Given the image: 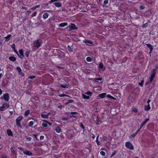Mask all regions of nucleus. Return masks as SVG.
Segmentation results:
<instances>
[{
    "label": "nucleus",
    "instance_id": "nucleus-18",
    "mask_svg": "<svg viewBox=\"0 0 158 158\" xmlns=\"http://www.w3.org/2000/svg\"><path fill=\"white\" fill-rule=\"evenodd\" d=\"M54 4L56 7H61L62 6V4L60 2H55Z\"/></svg>",
    "mask_w": 158,
    "mask_h": 158
},
{
    "label": "nucleus",
    "instance_id": "nucleus-40",
    "mask_svg": "<svg viewBox=\"0 0 158 158\" xmlns=\"http://www.w3.org/2000/svg\"><path fill=\"white\" fill-rule=\"evenodd\" d=\"M10 150L13 154H16L15 151L14 150L13 148L12 147H11L10 148Z\"/></svg>",
    "mask_w": 158,
    "mask_h": 158
},
{
    "label": "nucleus",
    "instance_id": "nucleus-44",
    "mask_svg": "<svg viewBox=\"0 0 158 158\" xmlns=\"http://www.w3.org/2000/svg\"><path fill=\"white\" fill-rule=\"evenodd\" d=\"M148 23H145V24H144L142 25V27L143 28H146L148 26Z\"/></svg>",
    "mask_w": 158,
    "mask_h": 158
},
{
    "label": "nucleus",
    "instance_id": "nucleus-27",
    "mask_svg": "<svg viewBox=\"0 0 158 158\" xmlns=\"http://www.w3.org/2000/svg\"><path fill=\"white\" fill-rule=\"evenodd\" d=\"M19 52L20 53L21 56L22 57H24V54H23V50H22V49H20V50H19Z\"/></svg>",
    "mask_w": 158,
    "mask_h": 158
},
{
    "label": "nucleus",
    "instance_id": "nucleus-51",
    "mask_svg": "<svg viewBox=\"0 0 158 158\" xmlns=\"http://www.w3.org/2000/svg\"><path fill=\"white\" fill-rule=\"evenodd\" d=\"M32 135L34 136V137H35V139L36 140H39V139L37 138V135H38L37 134H33Z\"/></svg>",
    "mask_w": 158,
    "mask_h": 158
},
{
    "label": "nucleus",
    "instance_id": "nucleus-21",
    "mask_svg": "<svg viewBox=\"0 0 158 158\" xmlns=\"http://www.w3.org/2000/svg\"><path fill=\"white\" fill-rule=\"evenodd\" d=\"M9 59L13 62H14L16 60V58L15 57L13 56H10L9 57Z\"/></svg>",
    "mask_w": 158,
    "mask_h": 158
},
{
    "label": "nucleus",
    "instance_id": "nucleus-59",
    "mask_svg": "<svg viewBox=\"0 0 158 158\" xmlns=\"http://www.w3.org/2000/svg\"><path fill=\"white\" fill-rule=\"evenodd\" d=\"M12 48L13 49V50L15 48V44H13L11 46Z\"/></svg>",
    "mask_w": 158,
    "mask_h": 158
},
{
    "label": "nucleus",
    "instance_id": "nucleus-3",
    "mask_svg": "<svg viewBox=\"0 0 158 158\" xmlns=\"http://www.w3.org/2000/svg\"><path fill=\"white\" fill-rule=\"evenodd\" d=\"M42 43V41L41 39H38L34 42V45L35 47L39 48L41 46Z\"/></svg>",
    "mask_w": 158,
    "mask_h": 158
},
{
    "label": "nucleus",
    "instance_id": "nucleus-36",
    "mask_svg": "<svg viewBox=\"0 0 158 158\" xmlns=\"http://www.w3.org/2000/svg\"><path fill=\"white\" fill-rule=\"evenodd\" d=\"M31 51H27L25 53V54L27 56V57H28L29 56V55L30 54V53H31Z\"/></svg>",
    "mask_w": 158,
    "mask_h": 158
},
{
    "label": "nucleus",
    "instance_id": "nucleus-50",
    "mask_svg": "<svg viewBox=\"0 0 158 158\" xmlns=\"http://www.w3.org/2000/svg\"><path fill=\"white\" fill-rule=\"evenodd\" d=\"M35 77L34 76H29L28 77V78L29 79H32Z\"/></svg>",
    "mask_w": 158,
    "mask_h": 158
},
{
    "label": "nucleus",
    "instance_id": "nucleus-52",
    "mask_svg": "<svg viewBox=\"0 0 158 158\" xmlns=\"http://www.w3.org/2000/svg\"><path fill=\"white\" fill-rule=\"evenodd\" d=\"M145 6L143 5H141L139 6V8L140 10H143L145 8Z\"/></svg>",
    "mask_w": 158,
    "mask_h": 158
},
{
    "label": "nucleus",
    "instance_id": "nucleus-53",
    "mask_svg": "<svg viewBox=\"0 0 158 158\" xmlns=\"http://www.w3.org/2000/svg\"><path fill=\"white\" fill-rule=\"evenodd\" d=\"M68 103H72L74 101L73 100H72V99H69L68 101Z\"/></svg>",
    "mask_w": 158,
    "mask_h": 158
},
{
    "label": "nucleus",
    "instance_id": "nucleus-63",
    "mask_svg": "<svg viewBox=\"0 0 158 158\" xmlns=\"http://www.w3.org/2000/svg\"><path fill=\"white\" fill-rule=\"evenodd\" d=\"M44 138V136H43V135H41V136H40V140H42Z\"/></svg>",
    "mask_w": 158,
    "mask_h": 158
},
{
    "label": "nucleus",
    "instance_id": "nucleus-48",
    "mask_svg": "<svg viewBox=\"0 0 158 158\" xmlns=\"http://www.w3.org/2000/svg\"><path fill=\"white\" fill-rule=\"evenodd\" d=\"M100 154L102 156H105L106 155L105 152L103 151H101L100 152Z\"/></svg>",
    "mask_w": 158,
    "mask_h": 158
},
{
    "label": "nucleus",
    "instance_id": "nucleus-1",
    "mask_svg": "<svg viewBox=\"0 0 158 158\" xmlns=\"http://www.w3.org/2000/svg\"><path fill=\"white\" fill-rule=\"evenodd\" d=\"M23 118L22 116H20L17 117L16 120V122L17 126L20 127V128H22V126L21 125L20 122Z\"/></svg>",
    "mask_w": 158,
    "mask_h": 158
},
{
    "label": "nucleus",
    "instance_id": "nucleus-35",
    "mask_svg": "<svg viewBox=\"0 0 158 158\" xmlns=\"http://www.w3.org/2000/svg\"><path fill=\"white\" fill-rule=\"evenodd\" d=\"M34 124V122L33 121H31L28 123V126L29 127H32Z\"/></svg>",
    "mask_w": 158,
    "mask_h": 158
},
{
    "label": "nucleus",
    "instance_id": "nucleus-64",
    "mask_svg": "<svg viewBox=\"0 0 158 158\" xmlns=\"http://www.w3.org/2000/svg\"><path fill=\"white\" fill-rule=\"evenodd\" d=\"M36 9V8H35V7H33L32 8H31V9H30V10H35Z\"/></svg>",
    "mask_w": 158,
    "mask_h": 158
},
{
    "label": "nucleus",
    "instance_id": "nucleus-16",
    "mask_svg": "<svg viewBox=\"0 0 158 158\" xmlns=\"http://www.w3.org/2000/svg\"><path fill=\"white\" fill-rule=\"evenodd\" d=\"M50 114V113H48L46 114H41V115L42 118H48V116Z\"/></svg>",
    "mask_w": 158,
    "mask_h": 158
},
{
    "label": "nucleus",
    "instance_id": "nucleus-43",
    "mask_svg": "<svg viewBox=\"0 0 158 158\" xmlns=\"http://www.w3.org/2000/svg\"><path fill=\"white\" fill-rule=\"evenodd\" d=\"M98 136H99L98 135V136L97 137L96 141V142L97 143V144L98 145H100V142L98 140Z\"/></svg>",
    "mask_w": 158,
    "mask_h": 158
},
{
    "label": "nucleus",
    "instance_id": "nucleus-11",
    "mask_svg": "<svg viewBox=\"0 0 158 158\" xmlns=\"http://www.w3.org/2000/svg\"><path fill=\"white\" fill-rule=\"evenodd\" d=\"M149 119V118H145L144 120L143 121L140 125V129H141L143 125L146 123L148 121Z\"/></svg>",
    "mask_w": 158,
    "mask_h": 158
},
{
    "label": "nucleus",
    "instance_id": "nucleus-60",
    "mask_svg": "<svg viewBox=\"0 0 158 158\" xmlns=\"http://www.w3.org/2000/svg\"><path fill=\"white\" fill-rule=\"evenodd\" d=\"M95 80H98L101 81L102 80V78L101 77L99 78H96L95 79Z\"/></svg>",
    "mask_w": 158,
    "mask_h": 158
},
{
    "label": "nucleus",
    "instance_id": "nucleus-4",
    "mask_svg": "<svg viewBox=\"0 0 158 158\" xmlns=\"http://www.w3.org/2000/svg\"><path fill=\"white\" fill-rule=\"evenodd\" d=\"M125 146L127 148L131 150H133L134 147L130 142H127L126 143Z\"/></svg>",
    "mask_w": 158,
    "mask_h": 158
},
{
    "label": "nucleus",
    "instance_id": "nucleus-61",
    "mask_svg": "<svg viewBox=\"0 0 158 158\" xmlns=\"http://www.w3.org/2000/svg\"><path fill=\"white\" fill-rule=\"evenodd\" d=\"M18 148L19 149L20 151H23V152H24V149L22 148H20V147H19Z\"/></svg>",
    "mask_w": 158,
    "mask_h": 158
},
{
    "label": "nucleus",
    "instance_id": "nucleus-56",
    "mask_svg": "<svg viewBox=\"0 0 158 158\" xmlns=\"http://www.w3.org/2000/svg\"><path fill=\"white\" fill-rule=\"evenodd\" d=\"M64 107V106L62 105H59L57 106V107L59 108H60V110H61L62 108Z\"/></svg>",
    "mask_w": 158,
    "mask_h": 158
},
{
    "label": "nucleus",
    "instance_id": "nucleus-17",
    "mask_svg": "<svg viewBox=\"0 0 158 158\" xmlns=\"http://www.w3.org/2000/svg\"><path fill=\"white\" fill-rule=\"evenodd\" d=\"M42 121L44 122L42 124V126L44 127H47L48 126V122L45 120H43Z\"/></svg>",
    "mask_w": 158,
    "mask_h": 158
},
{
    "label": "nucleus",
    "instance_id": "nucleus-14",
    "mask_svg": "<svg viewBox=\"0 0 158 158\" xmlns=\"http://www.w3.org/2000/svg\"><path fill=\"white\" fill-rule=\"evenodd\" d=\"M106 93H102L101 94H99L98 95V97L100 98H103L106 97Z\"/></svg>",
    "mask_w": 158,
    "mask_h": 158
},
{
    "label": "nucleus",
    "instance_id": "nucleus-31",
    "mask_svg": "<svg viewBox=\"0 0 158 158\" xmlns=\"http://www.w3.org/2000/svg\"><path fill=\"white\" fill-rule=\"evenodd\" d=\"M55 131L57 133H59L61 131L60 128L59 127H58L56 128Z\"/></svg>",
    "mask_w": 158,
    "mask_h": 158
},
{
    "label": "nucleus",
    "instance_id": "nucleus-7",
    "mask_svg": "<svg viewBox=\"0 0 158 158\" xmlns=\"http://www.w3.org/2000/svg\"><path fill=\"white\" fill-rule=\"evenodd\" d=\"M58 53H59L58 56V57L59 58L61 59L64 58L65 57V54L63 52L60 50V52H58Z\"/></svg>",
    "mask_w": 158,
    "mask_h": 158
},
{
    "label": "nucleus",
    "instance_id": "nucleus-20",
    "mask_svg": "<svg viewBox=\"0 0 158 158\" xmlns=\"http://www.w3.org/2000/svg\"><path fill=\"white\" fill-rule=\"evenodd\" d=\"M151 109V107L149 104H148L147 105H145L144 106V110L146 111H148Z\"/></svg>",
    "mask_w": 158,
    "mask_h": 158
},
{
    "label": "nucleus",
    "instance_id": "nucleus-42",
    "mask_svg": "<svg viewBox=\"0 0 158 158\" xmlns=\"http://www.w3.org/2000/svg\"><path fill=\"white\" fill-rule=\"evenodd\" d=\"M117 151L116 150H115L114 152L110 156V158H111L112 156H114L117 153Z\"/></svg>",
    "mask_w": 158,
    "mask_h": 158
},
{
    "label": "nucleus",
    "instance_id": "nucleus-49",
    "mask_svg": "<svg viewBox=\"0 0 158 158\" xmlns=\"http://www.w3.org/2000/svg\"><path fill=\"white\" fill-rule=\"evenodd\" d=\"M80 127L83 129H85V127L84 125H83V124L82 123H80L79 124Z\"/></svg>",
    "mask_w": 158,
    "mask_h": 158
},
{
    "label": "nucleus",
    "instance_id": "nucleus-58",
    "mask_svg": "<svg viewBox=\"0 0 158 158\" xmlns=\"http://www.w3.org/2000/svg\"><path fill=\"white\" fill-rule=\"evenodd\" d=\"M37 13L36 12H34L33 13H32L31 15L32 17H34L37 14Z\"/></svg>",
    "mask_w": 158,
    "mask_h": 158
},
{
    "label": "nucleus",
    "instance_id": "nucleus-39",
    "mask_svg": "<svg viewBox=\"0 0 158 158\" xmlns=\"http://www.w3.org/2000/svg\"><path fill=\"white\" fill-rule=\"evenodd\" d=\"M86 60L88 62H91L92 60L91 58L89 57H88L86 59Z\"/></svg>",
    "mask_w": 158,
    "mask_h": 158
},
{
    "label": "nucleus",
    "instance_id": "nucleus-24",
    "mask_svg": "<svg viewBox=\"0 0 158 158\" xmlns=\"http://www.w3.org/2000/svg\"><path fill=\"white\" fill-rule=\"evenodd\" d=\"M68 25V23H62L60 24L59 25V26L61 27H63L66 26Z\"/></svg>",
    "mask_w": 158,
    "mask_h": 158
},
{
    "label": "nucleus",
    "instance_id": "nucleus-47",
    "mask_svg": "<svg viewBox=\"0 0 158 158\" xmlns=\"http://www.w3.org/2000/svg\"><path fill=\"white\" fill-rule=\"evenodd\" d=\"M137 134L136 132L132 134L131 135H130V138H131V137L134 138L135 135Z\"/></svg>",
    "mask_w": 158,
    "mask_h": 158
},
{
    "label": "nucleus",
    "instance_id": "nucleus-62",
    "mask_svg": "<svg viewBox=\"0 0 158 158\" xmlns=\"http://www.w3.org/2000/svg\"><path fill=\"white\" fill-rule=\"evenodd\" d=\"M26 139H27V140L29 141H31V137H27V138Z\"/></svg>",
    "mask_w": 158,
    "mask_h": 158
},
{
    "label": "nucleus",
    "instance_id": "nucleus-54",
    "mask_svg": "<svg viewBox=\"0 0 158 158\" xmlns=\"http://www.w3.org/2000/svg\"><path fill=\"white\" fill-rule=\"evenodd\" d=\"M59 0H51L49 2V3L50 4L51 3H52L54 2H56L58 1Z\"/></svg>",
    "mask_w": 158,
    "mask_h": 158
},
{
    "label": "nucleus",
    "instance_id": "nucleus-25",
    "mask_svg": "<svg viewBox=\"0 0 158 158\" xmlns=\"http://www.w3.org/2000/svg\"><path fill=\"white\" fill-rule=\"evenodd\" d=\"M106 96L107 97V98H110L111 100V99H113L114 100H116V98H115L112 97L110 94H107L106 95Z\"/></svg>",
    "mask_w": 158,
    "mask_h": 158
},
{
    "label": "nucleus",
    "instance_id": "nucleus-22",
    "mask_svg": "<svg viewBox=\"0 0 158 158\" xmlns=\"http://www.w3.org/2000/svg\"><path fill=\"white\" fill-rule=\"evenodd\" d=\"M82 95L83 99H89V98L90 96L86 95L85 94H82Z\"/></svg>",
    "mask_w": 158,
    "mask_h": 158
},
{
    "label": "nucleus",
    "instance_id": "nucleus-15",
    "mask_svg": "<svg viewBox=\"0 0 158 158\" xmlns=\"http://www.w3.org/2000/svg\"><path fill=\"white\" fill-rule=\"evenodd\" d=\"M146 45H147V47L150 49V52H151L153 50V48L152 45L150 44H146Z\"/></svg>",
    "mask_w": 158,
    "mask_h": 158
},
{
    "label": "nucleus",
    "instance_id": "nucleus-57",
    "mask_svg": "<svg viewBox=\"0 0 158 158\" xmlns=\"http://www.w3.org/2000/svg\"><path fill=\"white\" fill-rule=\"evenodd\" d=\"M132 111L136 113L138 112V110L135 108H134L133 109Z\"/></svg>",
    "mask_w": 158,
    "mask_h": 158
},
{
    "label": "nucleus",
    "instance_id": "nucleus-5",
    "mask_svg": "<svg viewBox=\"0 0 158 158\" xmlns=\"http://www.w3.org/2000/svg\"><path fill=\"white\" fill-rule=\"evenodd\" d=\"M68 27L69 28V31L73 30H77L78 29V28L76 27L75 24L72 23H71V25L69 26Z\"/></svg>",
    "mask_w": 158,
    "mask_h": 158
},
{
    "label": "nucleus",
    "instance_id": "nucleus-29",
    "mask_svg": "<svg viewBox=\"0 0 158 158\" xmlns=\"http://www.w3.org/2000/svg\"><path fill=\"white\" fill-rule=\"evenodd\" d=\"M3 106H4L6 109L8 108L10 106V105L9 104L6 103H4L3 104Z\"/></svg>",
    "mask_w": 158,
    "mask_h": 158
},
{
    "label": "nucleus",
    "instance_id": "nucleus-23",
    "mask_svg": "<svg viewBox=\"0 0 158 158\" xmlns=\"http://www.w3.org/2000/svg\"><path fill=\"white\" fill-rule=\"evenodd\" d=\"M7 133L9 136H12L13 135V133L10 129H8L7 130Z\"/></svg>",
    "mask_w": 158,
    "mask_h": 158
},
{
    "label": "nucleus",
    "instance_id": "nucleus-34",
    "mask_svg": "<svg viewBox=\"0 0 158 158\" xmlns=\"http://www.w3.org/2000/svg\"><path fill=\"white\" fill-rule=\"evenodd\" d=\"M30 110H26L25 112L24 115L25 116H27L29 114Z\"/></svg>",
    "mask_w": 158,
    "mask_h": 158
},
{
    "label": "nucleus",
    "instance_id": "nucleus-55",
    "mask_svg": "<svg viewBox=\"0 0 158 158\" xmlns=\"http://www.w3.org/2000/svg\"><path fill=\"white\" fill-rule=\"evenodd\" d=\"M109 0H105L104 2V5H105L107 4Z\"/></svg>",
    "mask_w": 158,
    "mask_h": 158
},
{
    "label": "nucleus",
    "instance_id": "nucleus-10",
    "mask_svg": "<svg viewBox=\"0 0 158 158\" xmlns=\"http://www.w3.org/2000/svg\"><path fill=\"white\" fill-rule=\"evenodd\" d=\"M77 114L78 113L76 112H70V117L71 118H75V120H76V116L73 115V114Z\"/></svg>",
    "mask_w": 158,
    "mask_h": 158
},
{
    "label": "nucleus",
    "instance_id": "nucleus-12",
    "mask_svg": "<svg viewBox=\"0 0 158 158\" xmlns=\"http://www.w3.org/2000/svg\"><path fill=\"white\" fill-rule=\"evenodd\" d=\"M84 41L85 42V43L87 45H91L93 43V42L92 41L89 40H84Z\"/></svg>",
    "mask_w": 158,
    "mask_h": 158
},
{
    "label": "nucleus",
    "instance_id": "nucleus-6",
    "mask_svg": "<svg viewBox=\"0 0 158 158\" xmlns=\"http://www.w3.org/2000/svg\"><path fill=\"white\" fill-rule=\"evenodd\" d=\"M98 68L100 70H102L103 71H104L106 69L105 67L104 66L103 63L102 62L99 64Z\"/></svg>",
    "mask_w": 158,
    "mask_h": 158
},
{
    "label": "nucleus",
    "instance_id": "nucleus-9",
    "mask_svg": "<svg viewBox=\"0 0 158 158\" xmlns=\"http://www.w3.org/2000/svg\"><path fill=\"white\" fill-rule=\"evenodd\" d=\"M16 69L17 70L19 74L21 75L23 77L24 76V74L22 72L21 69L18 66L16 67Z\"/></svg>",
    "mask_w": 158,
    "mask_h": 158
},
{
    "label": "nucleus",
    "instance_id": "nucleus-37",
    "mask_svg": "<svg viewBox=\"0 0 158 158\" xmlns=\"http://www.w3.org/2000/svg\"><path fill=\"white\" fill-rule=\"evenodd\" d=\"M69 118L68 117L63 116L62 117L61 120L64 121H67L68 120Z\"/></svg>",
    "mask_w": 158,
    "mask_h": 158
},
{
    "label": "nucleus",
    "instance_id": "nucleus-2",
    "mask_svg": "<svg viewBox=\"0 0 158 158\" xmlns=\"http://www.w3.org/2000/svg\"><path fill=\"white\" fill-rule=\"evenodd\" d=\"M156 69H153L152 71V73L151 74V76L149 77L150 82L152 83L153 79L154 78L156 75Z\"/></svg>",
    "mask_w": 158,
    "mask_h": 158
},
{
    "label": "nucleus",
    "instance_id": "nucleus-45",
    "mask_svg": "<svg viewBox=\"0 0 158 158\" xmlns=\"http://www.w3.org/2000/svg\"><path fill=\"white\" fill-rule=\"evenodd\" d=\"M15 1V0H8V2L10 4H12Z\"/></svg>",
    "mask_w": 158,
    "mask_h": 158
},
{
    "label": "nucleus",
    "instance_id": "nucleus-13",
    "mask_svg": "<svg viewBox=\"0 0 158 158\" xmlns=\"http://www.w3.org/2000/svg\"><path fill=\"white\" fill-rule=\"evenodd\" d=\"M24 154L27 156H32L33 153L30 151H26L23 152Z\"/></svg>",
    "mask_w": 158,
    "mask_h": 158
},
{
    "label": "nucleus",
    "instance_id": "nucleus-46",
    "mask_svg": "<svg viewBox=\"0 0 158 158\" xmlns=\"http://www.w3.org/2000/svg\"><path fill=\"white\" fill-rule=\"evenodd\" d=\"M6 110L3 106L0 107V111H3Z\"/></svg>",
    "mask_w": 158,
    "mask_h": 158
},
{
    "label": "nucleus",
    "instance_id": "nucleus-38",
    "mask_svg": "<svg viewBox=\"0 0 158 158\" xmlns=\"http://www.w3.org/2000/svg\"><path fill=\"white\" fill-rule=\"evenodd\" d=\"M14 51L15 52V53L18 55V56L20 58L22 59V58L19 55V54L18 53L17 51L16 50L15 48L13 49Z\"/></svg>",
    "mask_w": 158,
    "mask_h": 158
},
{
    "label": "nucleus",
    "instance_id": "nucleus-28",
    "mask_svg": "<svg viewBox=\"0 0 158 158\" xmlns=\"http://www.w3.org/2000/svg\"><path fill=\"white\" fill-rule=\"evenodd\" d=\"M11 35H7V36L5 37L6 39L5 40L6 41H8L10 40V38L11 37Z\"/></svg>",
    "mask_w": 158,
    "mask_h": 158
},
{
    "label": "nucleus",
    "instance_id": "nucleus-32",
    "mask_svg": "<svg viewBox=\"0 0 158 158\" xmlns=\"http://www.w3.org/2000/svg\"><path fill=\"white\" fill-rule=\"evenodd\" d=\"M92 94V92L90 91H88L87 92L85 93V94L88 95V96H91Z\"/></svg>",
    "mask_w": 158,
    "mask_h": 158
},
{
    "label": "nucleus",
    "instance_id": "nucleus-19",
    "mask_svg": "<svg viewBox=\"0 0 158 158\" xmlns=\"http://www.w3.org/2000/svg\"><path fill=\"white\" fill-rule=\"evenodd\" d=\"M61 87L64 88H68L69 87L70 85L69 84H65V85H63L62 84L60 85Z\"/></svg>",
    "mask_w": 158,
    "mask_h": 158
},
{
    "label": "nucleus",
    "instance_id": "nucleus-33",
    "mask_svg": "<svg viewBox=\"0 0 158 158\" xmlns=\"http://www.w3.org/2000/svg\"><path fill=\"white\" fill-rule=\"evenodd\" d=\"M58 96L60 97H64V96H67V97H70V96H69V95H67L66 94H59L58 95Z\"/></svg>",
    "mask_w": 158,
    "mask_h": 158
},
{
    "label": "nucleus",
    "instance_id": "nucleus-30",
    "mask_svg": "<svg viewBox=\"0 0 158 158\" xmlns=\"http://www.w3.org/2000/svg\"><path fill=\"white\" fill-rule=\"evenodd\" d=\"M144 82V79H143L141 80V82H139L138 84L141 87H143V83Z\"/></svg>",
    "mask_w": 158,
    "mask_h": 158
},
{
    "label": "nucleus",
    "instance_id": "nucleus-26",
    "mask_svg": "<svg viewBox=\"0 0 158 158\" xmlns=\"http://www.w3.org/2000/svg\"><path fill=\"white\" fill-rule=\"evenodd\" d=\"M49 16V14L47 13H45L43 15V18L44 19L47 18Z\"/></svg>",
    "mask_w": 158,
    "mask_h": 158
},
{
    "label": "nucleus",
    "instance_id": "nucleus-8",
    "mask_svg": "<svg viewBox=\"0 0 158 158\" xmlns=\"http://www.w3.org/2000/svg\"><path fill=\"white\" fill-rule=\"evenodd\" d=\"M3 98L7 102L9 100V95L8 93H5L3 95Z\"/></svg>",
    "mask_w": 158,
    "mask_h": 158
},
{
    "label": "nucleus",
    "instance_id": "nucleus-41",
    "mask_svg": "<svg viewBox=\"0 0 158 158\" xmlns=\"http://www.w3.org/2000/svg\"><path fill=\"white\" fill-rule=\"evenodd\" d=\"M67 48L69 52H72L73 51V49L69 46H67Z\"/></svg>",
    "mask_w": 158,
    "mask_h": 158
}]
</instances>
